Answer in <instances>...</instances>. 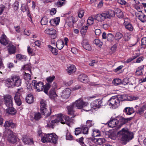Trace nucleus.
<instances>
[{"mask_svg":"<svg viewBox=\"0 0 146 146\" xmlns=\"http://www.w3.org/2000/svg\"><path fill=\"white\" fill-rule=\"evenodd\" d=\"M57 116V117L56 119L51 121V125L52 128H53V125L55 123H57L59 122H60L63 124L66 123L69 126V123L72 122L73 121V119L72 117L70 118L67 116L64 117L62 114L60 113L58 114Z\"/></svg>","mask_w":146,"mask_h":146,"instance_id":"obj_1","label":"nucleus"},{"mask_svg":"<svg viewBox=\"0 0 146 146\" xmlns=\"http://www.w3.org/2000/svg\"><path fill=\"white\" fill-rule=\"evenodd\" d=\"M73 103H74L75 107L78 109L84 108V110L85 111H88L91 109V107L90 106L89 104L87 102L84 101L81 98H80Z\"/></svg>","mask_w":146,"mask_h":146,"instance_id":"obj_2","label":"nucleus"},{"mask_svg":"<svg viewBox=\"0 0 146 146\" xmlns=\"http://www.w3.org/2000/svg\"><path fill=\"white\" fill-rule=\"evenodd\" d=\"M118 133L120 135L121 139L122 141L126 142L132 139L131 137L132 133H130L127 128H123Z\"/></svg>","mask_w":146,"mask_h":146,"instance_id":"obj_3","label":"nucleus"},{"mask_svg":"<svg viewBox=\"0 0 146 146\" xmlns=\"http://www.w3.org/2000/svg\"><path fill=\"white\" fill-rule=\"evenodd\" d=\"M108 103L113 108L115 109L119 106V100L117 96H112L108 101Z\"/></svg>","mask_w":146,"mask_h":146,"instance_id":"obj_4","label":"nucleus"},{"mask_svg":"<svg viewBox=\"0 0 146 146\" xmlns=\"http://www.w3.org/2000/svg\"><path fill=\"white\" fill-rule=\"evenodd\" d=\"M32 84L37 92L42 91L43 90L44 86L43 83L41 82H38L36 80H33L32 81Z\"/></svg>","mask_w":146,"mask_h":146,"instance_id":"obj_5","label":"nucleus"},{"mask_svg":"<svg viewBox=\"0 0 146 146\" xmlns=\"http://www.w3.org/2000/svg\"><path fill=\"white\" fill-rule=\"evenodd\" d=\"M7 133L9 134L8 137V141L10 143H14L17 141V137L13 133V132L9 129H8Z\"/></svg>","mask_w":146,"mask_h":146,"instance_id":"obj_6","label":"nucleus"},{"mask_svg":"<svg viewBox=\"0 0 146 146\" xmlns=\"http://www.w3.org/2000/svg\"><path fill=\"white\" fill-rule=\"evenodd\" d=\"M5 103L7 106H13V98L9 95H6L4 96Z\"/></svg>","mask_w":146,"mask_h":146,"instance_id":"obj_7","label":"nucleus"},{"mask_svg":"<svg viewBox=\"0 0 146 146\" xmlns=\"http://www.w3.org/2000/svg\"><path fill=\"white\" fill-rule=\"evenodd\" d=\"M47 140L48 141L56 143L58 140V137L55 133H51L48 134ZM47 137V136H46Z\"/></svg>","mask_w":146,"mask_h":146,"instance_id":"obj_8","label":"nucleus"},{"mask_svg":"<svg viewBox=\"0 0 146 146\" xmlns=\"http://www.w3.org/2000/svg\"><path fill=\"white\" fill-rule=\"evenodd\" d=\"M117 120H118V123L119 122L120 123L119 126V128L121 127L122 125L127 123L131 119L130 118H125L121 116H118L117 117Z\"/></svg>","mask_w":146,"mask_h":146,"instance_id":"obj_9","label":"nucleus"},{"mask_svg":"<svg viewBox=\"0 0 146 146\" xmlns=\"http://www.w3.org/2000/svg\"><path fill=\"white\" fill-rule=\"evenodd\" d=\"M11 80H13V84L16 86H20L21 84V79L19 76H15L12 77Z\"/></svg>","mask_w":146,"mask_h":146,"instance_id":"obj_10","label":"nucleus"},{"mask_svg":"<svg viewBox=\"0 0 146 146\" xmlns=\"http://www.w3.org/2000/svg\"><path fill=\"white\" fill-rule=\"evenodd\" d=\"M105 13H99L96 15L95 17V19L99 22H102L107 19V15Z\"/></svg>","mask_w":146,"mask_h":146,"instance_id":"obj_11","label":"nucleus"},{"mask_svg":"<svg viewBox=\"0 0 146 146\" xmlns=\"http://www.w3.org/2000/svg\"><path fill=\"white\" fill-rule=\"evenodd\" d=\"M70 93L71 90L70 89L68 88H66L62 91L61 96L63 98L67 99L70 96Z\"/></svg>","mask_w":146,"mask_h":146,"instance_id":"obj_12","label":"nucleus"},{"mask_svg":"<svg viewBox=\"0 0 146 146\" xmlns=\"http://www.w3.org/2000/svg\"><path fill=\"white\" fill-rule=\"evenodd\" d=\"M52 87L53 90L56 88H57V84L55 82H54L52 85ZM49 94L51 98H54L57 96V95L53 90H50Z\"/></svg>","mask_w":146,"mask_h":146,"instance_id":"obj_13","label":"nucleus"},{"mask_svg":"<svg viewBox=\"0 0 146 146\" xmlns=\"http://www.w3.org/2000/svg\"><path fill=\"white\" fill-rule=\"evenodd\" d=\"M118 123V120H117V118L116 119L111 118L108 124L109 127H115Z\"/></svg>","mask_w":146,"mask_h":146,"instance_id":"obj_14","label":"nucleus"},{"mask_svg":"<svg viewBox=\"0 0 146 146\" xmlns=\"http://www.w3.org/2000/svg\"><path fill=\"white\" fill-rule=\"evenodd\" d=\"M138 106L136 105L135 108H136V112L140 115L142 114L144 111L146 110V104L144 105L141 107L140 108H137Z\"/></svg>","mask_w":146,"mask_h":146,"instance_id":"obj_15","label":"nucleus"},{"mask_svg":"<svg viewBox=\"0 0 146 146\" xmlns=\"http://www.w3.org/2000/svg\"><path fill=\"white\" fill-rule=\"evenodd\" d=\"M135 15L142 22H144L146 21V16L143 14L136 12Z\"/></svg>","mask_w":146,"mask_h":146,"instance_id":"obj_16","label":"nucleus"},{"mask_svg":"<svg viewBox=\"0 0 146 146\" xmlns=\"http://www.w3.org/2000/svg\"><path fill=\"white\" fill-rule=\"evenodd\" d=\"M83 47L86 50L90 51L92 49L91 46L89 44L88 42L86 40H84L82 42Z\"/></svg>","mask_w":146,"mask_h":146,"instance_id":"obj_17","label":"nucleus"},{"mask_svg":"<svg viewBox=\"0 0 146 146\" xmlns=\"http://www.w3.org/2000/svg\"><path fill=\"white\" fill-rule=\"evenodd\" d=\"M75 107L74 103H72L70 106H67V108L68 110V113L69 115H72L74 114V109Z\"/></svg>","mask_w":146,"mask_h":146,"instance_id":"obj_18","label":"nucleus"},{"mask_svg":"<svg viewBox=\"0 0 146 146\" xmlns=\"http://www.w3.org/2000/svg\"><path fill=\"white\" fill-rule=\"evenodd\" d=\"M0 42L5 46L8 44V40L6 36L5 35H3L0 37Z\"/></svg>","mask_w":146,"mask_h":146,"instance_id":"obj_19","label":"nucleus"},{"mask_svg":"<svg viewBox=\"0 0 146 146\" xmlns=\"http://www.w3.org/2000/svg\"><path fill=\"white\" fill-rule=\"evenodd\" d=\"M16 124L13 123L11 120L5 121L4 126L5 127H11L13 128L15 127Z\"/></svg>","mask_w":146,"mask_h":146,"instance_id":"obj_20","label":"nucleus"},{"mask_svg":"<svg viewBox=\"0 0 146 146\" xmlns=\"http://www.w3.org/2000/svg\"><path fill=\"white\" fill-rule=\"evenodd\" d=\"M115 13L117 17L119 18H122L123 17V12L119 8H116L115 9Z\"/></svg>","mask_w":146,"mask_h":146,"instance_id":"obj_21","label":"nucleus"},{"mask_svg":"<svg viewBox=\"0 0 146 146\" xmlns=\"http://www.w3.org/2000/svg\"><path fill=\"white\" fill-rule=\"evenodd\" d=\"M135 111L133 108H132L126 107L124 110L123 111L127 115H130L134 112Z\"/></svg>","mask_w":146,"mask_h":146,"instance_id":"obj_22","label":"nucleus"},{"mask_svg":"<svg viewBox=\"0 0 146 146\" xmlns=\"http://www.w3.org/2000/svg\"><path fill=\"white\" fill-rule=\"evenodd\" d=\"M14 99L16 104L18 106H20L21 104V101L20 99L19 95L18 93H16L14 97Z\"/></svg>","mask_w":146,"mask_h":146,"instance_id":"obj_23","label":"nucleus"},{"mask_svg":"<svg viewBox=\"0 0 146 146\" xmlns=\"http://www.w3.org/2000/svg\"><path fill=\"white\" fill-rule=\"evenodd\" d=\"M60 19L59 17H56L53 19H52L50 21V23L51 25L55 26L58 24L60 21Z\"/></svg>","mask_w":146,"mask_h":146,"instance_id":"obj_24","label":"nucleus"},{"mask_svg":"<svg viewBox=\"0 0 146 146\" xmlns=\"http://www.w3.org/2000/svg\"><path fill=\"white\" fill-rule=\"evenodd\" d=\"M8 108L6 109L7 113L11 115H14L16 113V110L13 108V106H7Z\"/></svg>","mask_w":146,"mask_h":146,"instance_id":"obj_25","label":"nucleus"},{"mask_svg":"<svg viewBox=\"0 0 146 146\" xmlns=\"http://www.w3.org/2000/svg\"><path fill=\"white\" fill-rule=\"evenodd\" d=\"M26 102L29 104H31L34 101L33 96L31 94H29L27 95L26 98Z\"/></svg>","mask_w":146,"mask_h":146,"instance_id":"obj_26","label":"nucleus"},{"mask_svg":"<svg viewBox=\"0 0 146 146\" xmlns=\"http://www.w3.org/2000/svg\"><path fill=\"white\" fill-rule=\"evenodd\" d=\"M16 47L12 45H9V48L7 49L9 53L10 54L15 53L16 52Z\"/></svg>","mask_w":146,"mask_h":146,"instance_id":"obj_27","label":"nucleus"},{"mask_svg":"<svg viewBox=\"0 0 146 146\" xmlns=\"http://www.w3.org/2000/svg\"><path fill=\"white\" fill-rule=\"evenodd\" d=\"M22 139L24 143L26 144H29L30 143L33 142V140L32 139L29 138L26 135L23 136Z\"/></svg>","mask_w":146,"mask_h":146,"instance_id":"obj_28","label":"nucleus"},{"mask_svg":"<svg viewBox=\"0 0 146 146\" xmlns=\"http://www.w3.org/2000/svg\"><path fill=\"white\" fill-rule=\"evenodd\" d=\"M93 106L96 108H99L100 107L102 102L100 99H97L93 101Z\"/></svg>","mask_w":146,"mask_h":146,"instance_id":"obj_29","label":"nucleus"},{"mask_svg":"<svg viewBox=\"0 0 146 146\" xmlns=\"http://www.w3.org/2000/svg\"><path fill=\"white\" fill-rule=\"evenodd\" d=\"M48 48L54 55H56L58 54V52L56 48L52 47L50 45H48Z\"/></svg>","mask_w":146,"mask_h":146,"instance_id":"obj_30","label":"nucleus"},{"mask_svg":"<svg viewBox=\"0 0 146 146\" xmlns=\"http://www.w3.org/2000/svg\"><path fill=\"white\" fill-rule=\"evenodd\" d=\"M57 48L59 50H61L64 46V42L62 40H58L56 43Z\"/></svg>","mask_w":146,"mask_h":146,"instance_id":"obj_31","label":"nucleus"},{"mask_svg":"<svg viewBox=\"0 0 146 146\" xmlns=\"http://www.w3.org/2000/svg\"><path fill=\"white\" fill-rule=\"evenodd\" d=\"M78 79L80 81L84 83L86 82L87 77L84 74H82L79 76Z\"/></svg>","mask_w":146,"mask_h":146,"instance_id":"obj_32","label":"nucleus"},{"mask_svg":"<svg viewBox=\"0 0 146 146\" xmlns=\"http://www.w3.org/2000/svg\"><path fill=\"white\" fill-rule=\"evenodd\" d=\"M106 14L107 15V18H110L111 17H113L115 16V10L114 11L109 10L108 12H105Z\"/></svg>","mask_w":146,"mask_h":146,"instance_id":"obj_33","label":"nucleus"},{"mask_svg":"<svg viewBox=\"0 0 146 146\" xmlns=\"http://www.w3.org/2000/svg\"><path fill=\"white\" fill-rule=\"evenodd\" d=\"M76 69V68L75 66L73 65H72L68 68L67 71L68 72L70 73V74L71 73L74 72Z\"/></svg>","mask_w":146,"mask_h":146,"instance_id":"obj_34","label":"nucleus"},{"mask_svg":"<svg viewBox=\"0 0 146 146\" xmlns=\"http://www.w3.org/2000/svg\"><path fill=\"white\" fill-rule=\"evenodd\" d=\"M94 141L96 142L98 144L101 145L105 142L106 140L104 138H95Z\"/></svg>","mask_w":146,"mask_h":146,"instance_id":"obj_35","label":"nucleus"},{"mask_svg":"<svg viewBox=\"0 0 146 146\" xmlns=\"http://www.w3.org/2000/svg\"><path fill=\"white\" fill-rule=\"evenodd\" d=\"M41 117V114L39 112H35L34 113V118L36 120H39Z\"/></svg>","mask_w":146,"mask_h":146,"instance_id":"obj_36","label":"nucleus"},{"mask_svg":"<svg viewBox=\"0 0 146 146\" xmlns=\"http://www.w3.org/2000/svg\"><path fill=\"white\" fill-rule=\"evenodd\" d=\"M45 110H43V111L40 110V112L42 113V114L43 115H46V116H49L51 114V109H49L50 111H49L46 108V107L44 108Z\"/></svg>","mask_w":146,"mask_h":146,"instance_id":"obj_37","label":"nucleus"},{"mask_svg":"<svg viewBox=\"0 0 146 146\" xmlns=\"http://www.w3.org/2000/svg\"><path fill=\"white\" fill-rule=\"evenodd\" d=\"M65 3V0H58L56 3H55V4L57 7H61L64 5Z\"/></svg>","mask_w":146,"mask_h":146,"instance_id":"obj_38","label":"nucleus"},{"mask_svg":"<svg viewBox=\"0 0 146 146\" xmlns=\"http://www.w3.org/2000/svg\"><path fill=\"white\" fill-rule=\"evenodd\" d=\"M84 134H87L88 132V128L87 126L86 125H82L80 127Z\"/></svg>","mask_w":146,"mask_h":146,"instance_id":"obj_39","label":"nucleus"},{"mask_svg":"<svg viewBox=\"0 0 146 146\" xmlns=\"http://www.w3.org/2000/svg\"><path fill=\"white\" fill-rule=\"evenodd\" d=\"M44 92L46 94L48 95V90L50 87V85L48 83H46L44 86Z\"/></svg>","mask_w":146,"mask_h":146,"instance_id":"obj_40","label":"nucleus"},{"mask_svg":"<svg viewBox=\"0 0 146 146\" xmlns=\"http://www.w3.org/2000/svg\"><path fill=\"white\" fill-rule=\"evenodd\" d=\"M26 56L24 55H21L20 54H18L16 55V58L18 60H25L26 58Z\"/></svg>","mask_w":146,"mask_h":146,"instance_id":"obj_41","label":"nucleus"},{"mask_svg":"<svg viewBox=\"0 0 146 146\" xmlns=\"http://www.w3.org/2000/svg\"><path fill=\"white\" fill-rule=\"evenodd\" d=\"M107 39L110 42H112L114 39V36L111 33H109L107 35Z\"/></svg>","mask_w":146,"mask_h":146,"instance_id":"obj_42","label":"nucleus"},{"mask_svg":"<svg viewBox=\"0 0 146 146\" xmlns=\"http://www.w3.org/2000/svg\"><path fill=\"white\" fill-rule=\"evenodd\" d=\"M88 29V27L87 26H84L82 27L80 30V32L82 35H85Z\"/></svg>","mask_w":146,"mask_h":146,"instance_id":"obj_43","label":"nucleus"},{"mask_svg":"<svg viewBox=\"0 0 146 146\" xmlns=\"http://www.w3.org/2000/svg\"><path fill=\"white\" fill-rule=\"evenodd\" d=\"M141 47L145 48H146V37L143 38L141 40Z\"/></svg>","mask_w":146,"mask_h":146,"instance_id":"obj_44","label":"nucleus"},{"mask_svg":"<svg viewBox=\"0 0 146 146\" xmlns=\"http://www.w3.org/2000/svg\"><path fill=\"white\" fill-rule=\"evenodd\" d=\"M40 110L42 111L43 110H45L44 108L46 107V104L45 103V101L44 100H42L40 101Z\"/></svg>","mask_w":146,"mask_h":146,"instance_id":"obj_45","label":"nucleus"},{"mask_svg":"<svg viewBox=\"0 0 146 146\" xmlns=\"http://www.w3.org/2000/svg\"><path fill=\"white\" fill-rule=\"evenodd\" d=\"M144 68V66H140L138 68H137V70L136 72V74L138 75H141L143 74L141 70L143 69Z\"/></svg>","mask_w":146,"mask_h":146,"instance_id":"obj_46","label":"nucleus"},{"mask_svg":"<svg viewBox=\"0 0 146 146\" xmlns=\"http://www.w3.org/2000/svg\"><path fill=\"white\" fill-rule=\"evenodd\" d=\"M112 82L115 85L117 86L120 84L121 83L122 84V81L119 79H116L113 80Z\"/></svg>","mask_w":146,"mask_h":146,"instance_id":"obj_47","label":"nucleus"},{"mask_svg":"<svg viewBox=\"0 0 146 146\" xmlns=\"http://www.w3.org/2000/svg\"><path fill=\"white\" fill-rule=\"evenodd\" d=\"M21 9L23 12L25 11L27 12L28 11H29L28 6L25 4H23L22 5Z\"/></svg>","mask_w":146,"mask_h":146,"instance_id":"obj_48","label":"nucleus"},{"mask_svg":"<svg viewBox=\"0 0 146 146\" xmlns=\"http://www.w3.org/2000/svg\"><path fill=\"white\" fill-rule=\"evenodd\" d=\"M48 22V21L47 17H44L42 19L40 22L42 25H45L47 24Z\"/></svg>","mask_w":146,"mask_h":146,"instance_id":"obj_49","label":"nucleus"},{"mask_svg":"<svg viewBox=\"0 0 146 146\" xmlns=\"http://www.w3.org/2000/svg\"><path fill=\"white\" fill-rule=\"evenodd\" d=\"M93 136L94 137L99 136H100V131L98 130H93Z\"/></svg>","mask_w":146,"mask_h":146,"instance_id":"obj_50","label":"nucleus"},{"mask_svg":"<svg viewBox=\"0 0 146 146\" xmlns=\"http://www.w3.org/2000/svg\"><path fill=\"white\" fill-rule=\"evenodd\" d=\"M94 43L99 47L102 46L103 44L98 39H95L94 41Z\"/></svg>","mask_w":146,"mask_h":146,"instance_id":"obj_51","label":"nucleus"},{"mask_svg":"<svg viewBox=\"0 0 146 146\" xmlns=\"http://www.w3.org/2000/svg\"><path fill=\"white\" fill-rule=\"evenodd\" d=\"M125 27L126 29L131 31H133L134 29L131 23L126 25Z\"/></svg>","mask_w":146,"mask_h":146,"instance_id":"obj_52","label":"nucleus"},{"mask_svg":"<svg viewBox=\"0 0 146 146\" xmlns=\"http://www.w3.org/2000/svg\"><path fill=\"white\" fill-rule=\"evenodd\" d=\"M67 22L70 23V24H72L74 23V18L72 16H69L66 20Z\"/></svg>","mask_w":146,"mask_h":146,"instance_id":"obj_53","label":"nucleus"},{"mask_svg":"<svg viewBox=\"0 0 146 146\" xmlns=\"http://www.w3.org/2000/svg\"><path fill=\"white\" fill-rule=\"evenodd\" d=\"M123 36V34L119 32L117 33L115 35L116 39L118 40H119V39H121Z\"/></svg>","mask_w":146,"mask_h":146,"instance_id":"obj_54","label":"nucleus"},{"mask_svg":"<svg viewBox=\"0 0 146 146\" xmlns=\"http://www.w3.org/2000/svg\"><path fill=\"white\" fill-rule=\"evenodd\" d=\"M117 97L119 99V102L124 101L127 99V97L125 95L119 96Z\"/></svg>","mask_w":146,"mask_h":146,"instance_id":"obj_55","label":"nucleus"},{"mask_svg":"<svg viewBox=\"0 0 146 146\" xmlns=\"http://www.w3.org/2000/svg\"><path fill=\"white\" fill-rule=\"evenodd\" d=\"M86 125L87 127L88 126L89 127L92 126L94 124V122L90 120H88L86 121Z\"/></svg>","mask_w":146,"mask_h":146,"instance_id":"obj_56","label":"nucleus"},{"mask_svg":"<svg viewBox=\"0 0 146 146\" xmlns=\"http://www.w3.org/2000/svg\"><path fill=\"white\" fill-rule=\"evenodd\" d=\"M24 78L25 80H31V77L30 74L29 73H27L26 72H25Z\"/></svg>","mask_w":146,"mask_h":146,"instance_id":"obj_57","label":"nucleus"},{"mask_svg":"<svg viewBox=\"0 0 146 146\" xmlns=\"http://www.w3.org/2000/svg\"><path fill=\"white\" fill-rule=\"evenodd\" d=\"M48 135V134H45L44 135L43 137H42L41 138V141H42L43 143H45L48 140H47V138L48 137H46V136H47Z\"/></svg>","mask_w":146,"mask_h":146,"instance_id":"obj_58","label":"nucleus"},{"mask_svg":"<svg viewBox=\"0 0 146 146\" xmlns=\"http://www.w3.org/2000/svg\"><path fill=\"white\" fill-rule=\"evenodd\" d=\"M13 7L14 9L15 10H17L19 7V3L18 1H15L13 5Z\"/></svg>","mask_w":146,"mask_h":146,"instance_id":"obj_59","label":"nucleus"},{"mask_svg":"<svg viewBox=\"0 0 146 146\" xmlns=\"http://www.w3.org/2000/svg\"><path fill=\"white\" fill-rule=\"evenodd\" d=\"M94 18L92 17H89L87 20V23L90 25H91L93 23Z\"/></svg>","mask_w":146,"mask_h":146,"instance_id":"obj_60","label":"nucleus"},{"mask_svg":"<svg viewBox=\"0 0 146 146\" xmlns=\"http://www.w3.org/2000/svg\"><path fill=\"white\" fill-rule=\"evenodd\" d=\"M129 83V80L128 78H125L122 81V84L125 85Z\"/></svg>","mask_w":146,"mask_h":146,"instance_id":"obj_61","label":"nucleus"},{"mask_svg":"<svg viewBox=\"0 0 146 146\" xmlns=\"http://www.w3.org/2000/svg\"><path fill=\"white\" fill-rule=\"evenodd\" d=\"M81 131H82V129L80 127L77 128L76 129V130L75 131V134L76 135H77L80 133Z\"/></svg>","mask_w":146,"mask_h":146,"instance_id":"obj_62","label":"nucleus"},{"mask_svg":"<svg viewBox=\"0 0 146 146\" xmlns=\"http://www.w3.org/2000/svg\"><path fill=\"white\" fill-rule=\"evenodd\" d=\"M84 13L83 10H80L78 14V17L80 18H82L84 15Z\"/></svg>","mask_w":146,"mask_h":146,"instance_id":"obj_63","label":"nucleus"},{"mask_svg":"<svg viewBox=\"0 0 146 146\" xmlns=\"http://www.w3.org/2000/svg\"><path fill=\"white\" fill-rule=\"evenodd\" d=\"M54 78L55 76H49L46 78V80L48 82H51L53 81Z\"/></svg>","mask_w":146,"mask_h":146,"instance_id":"obj_64","label":"nucleus"}]
</instances>
